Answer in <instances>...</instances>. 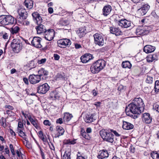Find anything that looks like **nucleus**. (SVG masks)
Masks as SVG:
<instances>
[{"instance_id":"c9c22d12","label":"nucleus","mask_w":159,"mask_h":159,"mask_svg":"<svg viewBox=\"0 0 159 159\" xmlns=\"http://www.w3.org/2000/svg\"><path fill=\"white\" fill-rule=\"evenodd\" d=\"M81 134L82 136L86 139L90 140L91 137L85 131L83 130H81Z\"/></svg>"},{"instance_id":"de8ad7c7","label":"nucleus","mask_w":159,"mask_h":159,"mask_svg":"<svg viewBox=\"0 0 159 159\" xmlns=\"http://www.w3.org/2000/svg\"><path fill=\"white\" fill-rule=\"evenodd\" d=\"M1 123L2 124V125L3 127L4 128H5L6 126V120L4 117H2L1 120H0Z\"/></svg>"},{"instance_id":"393cba45","label":"nucleus","mask_w":159,"mask_h":159,"mask_svg":"<svg viewBox=\"0 0 159 159\" xmlns=\"http://www.w3.org/2000/svg\"><path fill=\"white\" fill-rule=\"evenodd\" d=\"M49 86L46 83L40 85V93L45 94L49 90Z\"/></svg>"},{"instance_id":"6e6552de","label":"nucleus","mask_w":159,"mask_h":159,"mask_svg":"<svg viewBox=\"0 0 159 159\" xmlns=\"http://www.w3.org/2000/svg\"><path fill=\"white\" fill-rule=\"evenodd\" d=\"M55 31L53 29H48L44 33L45 38L48 41L52 40L55 36Z\"/></svg>"},{"instance_id":"39448f33","label":"nucleus","mask_w":159,"mask_h":159,"mask_svg":"<svg viewBox=\"0 0 159 159\" xmlns=\"http://www.w3.org/2000/svg\"><path fill=\"white\" fill-rule=\"evenodd\" d=\"M94 43L96 45L99 46H102L104 45V42L102 34L98 33H96L93 35Z\"/></svg>"},{"instance_id":"5701e85b","label":"nucleus","mask_w":159,"mask_h":159,"mask_svg":"<svg viewBox=\"0 0 159 159\" xmlns=\"http://www.w3.org/2000/svg\"><path fill=\"white\" fill-rule=\"evenodd\" d=\"M123 122L122 128L124 129L130 130L133 129L134 126L132 124L125 121H123Z\"/></svg>"},{"instance_id":"774afa93","label":"nucleus","mask_w":159,"mask_h":159,"mask_svg":"<svg viewBox=\"0 0 159 159\" xmlns=\"http://www.w3.org/2000/svg\"><path fill=\"white\" fill-rule=\"evenodd\" d=\"M23 80L24 82H25V83L26 84H29L28 80V79L27 78H23Z\"/></svg>"},{"instance_id":"cd10ccee","label":"nucleus","mask_w":159,"mask_h":159,"mask_svg":"<svg viewBox=\"0 0 159 159\" xmlns=\"http://www.w3.org/2000/svg\"><path fill=\"white\" fill-rule=\"evenodd\" d=\"M158 57L156 54H153L152 55H150L147 57V61L149 62H151L154 61H156L157 60Z\"/></svg>"},{"instance_id":"20e7f679","label":"nucleus","mask_w":159,"mask_h":159,"mask_svg":"<svg viewBox=\"0 0 159 159\" xmlns=\"http://www.w3.org/2000/svg\"><path fill=\"white\" fill-rule=\"evenodd\" d=\"M11 46L13 51L15 53H18L21 50L23 45L20 40L18 39H14L12 41Z\"/></svg>"},{"instance_id":"6e6d98bb","label":"nucleus","mask_w":159,"mask_h":159,"mask_svg":"<svg viewBox=\"0 0 159 159\" xmlns=\"http://www.w3.org/2000/svg\"><path fill=\"white\" fill-rule=\"evenodd\" d=\"M109 130L111 133H113L116 136H120V134H119L116 130H114L112 129H110Z\"/></svg>"},{"instance_id":"09e8293b","label":"nucleus","mask_w":159,"mask_h":159,"mask_svg":"<svg viewBox=\"0 0 159 159\" xmlns=\"http://www.w3.org/2000/svg\"><path fill=\"white\" fill-rule=\"evenodd\" d=\"M56 92H52L50 94V97L53 98L54 99H55L57 98V95L56 94Z\"/></svg>"},{"instance_id":"680f3d73","label":"nucleus","mask_w":159,"mask_h":159,"mask_svg":"<svg viewBox=\"0 0 159 159\" xmlns=\"http://www.w3.org/2000/svg\"><path fill=\"white\" fill-rule=\"evenodd\" d=\"M23 127V125L22 122L21 121H19L18 123V127L22 128Z\"/></svg>"},{"instance_id":"aec40b11","label":"nucleus","mask_w":159,"mask_h":159,"mask_svg":"<svg viewBox=\"0 0 159 159\" xmlns=\"http://www.w3.org/2000/svg\"><path fill=\"white\" fill-rule=\"evenodd\" d=\"M155 49V47L154 46L150 45H147L144 47L143 50L146 53H148L153 52Z\"/></svg>"},{"instance_id":"ddd939ff","label":"nucleus","mask_w":159,"mask_h":159,"mask_svg":"<svg viewBox=\"0 0 159 159\" xmlns=\"http://www.w3.org/2000/svg\"><path fill=\"white\" fill-rule=\"evenodd\" d=\"M29 80L32 84H35L40 81V75H31L29 76Z\"/></svg>"},{"instance_id":"2eb2a0df","label":"nucleus","mask_w":159,"mask_h":159,"mask_svg":"<svg viewBox=\"0 0 159 159\" xmlns=\"http://www.w3.org/2000/svg\"><path fill=\"white\" fill-rule=\"evenodd\" d=\"M110 31L111 34L119 36L122 33V32L119 27H116L114 26L110 27Z\"/></svg>"},{"instance_id":"412c9836","label":"nucleus","mask_w":159,"mask_h":159,"mask_svg":"<svg viewBox=\"0 0 159 159\" xmlns=\"http://www.w3.org/2000/svg\"><path fill=\"white\" fill-rule=\"evenodd\" d=\"M131 24V23L130 21L128 20L125 19H122L119 26L122 28H127L130 26Z\"/></svg>"},{"instance_id":"49530a36","label":"nucleus","mask_w":159,"mask_h":159,"mask_svg":"<svg viewBox=\"0 0 159 159\" xmlns=\"http://www.w3.org/2000/svg\"><path fill=\"white\" fill-rule=\"evenodd\" d=\"M27 66L30 68V70L35 67L34 62L33 61H30L29 63L27 65Z\"/></svg>"},{"instance_id":"37998d69","label":"nucleus","mask_w":159,"mask_h":159,"mask_svg":"<svg viewBox=\"0 0 159 159\" xmlns=\"http://www.w3.org/2000/svg\"><path fill=\"white\" fill-rule=\"evenodd\" d=\"M70 152L66 151L63 156L62 159H70Z\"/></svg>"},{"instance_id":"6ab92c4d","label":"nucleus","mask_w":159,"mask_h":159,"mask_svg":"<svg viewBox=\"0 0 159 159\" xmlns=\"http://www.w3.org/2000/svg\"><path fill=\"white\" fill-rule=\"evenodd\" d=\"M143 120L146 124H150L152 121V118L149 113H145L143 114Z\"/></svg>"},{"instance_id":"c03bdc74","label":"nucleus","mask_w":159,"mask_h":159,"mask_svg":"<svg viewBox=\"0 0 159 159\" xmlns=\"http://www.w3.org/2000/svg\"><path fill=\"white\" fill-rule=\"evenodd\" d=\"M18 131L19 132V135L21 137L23 138L26 141V138L25 137V134L24 132L22 131L20 129H18Z\"/></svg>"},{"instance_id":"a19ab883","label":"nucleus","mask_w":159,"mask_h":159,"mask_svg":"<svg viewBox=\"0 0 159 159\" xmlns=\"http://www.w3.org/2000/svg\"><path fill=\"white\" fill-rule=\"evenodd\" d=\"M151 155L153 159H159V154L156 151L152 152Z\"/></svg>"},{"instance_id":"f03ea898","label":"nucleus","mask_w":159,"mask_h":159,"mask_svg":"<svg viewBox=\"0 0 159 159\" xmlns=\"http://www.w3.org/2000/svg\"><path fill=\"white\" fill-rule=\"evenodd\" d=\"M100 134L104 140L111 143L113 142L114 135L109 129H102L100 131Z\"/></svg>"},{"instance_id":"4d7b16f0","label":"nucleus","mask_w":159,"mask_h":159,"mask_svg":"<svg viewBox=\"0 0 159 159\" xmlns=\"http://www.w3.org/2000/svg\"><path fill=\"white\" fill-rule=\"evenodd\" d=\"M74 45L76 49H79L82 48L80 44L77 43H75Z\"/></svg>"},{"instance_id":"9d476101","label":"nucleus","mask_w":159,"mask_h":159,"mask_svg":"<svg viewBox=\"0 0 159 159\" xmlns=\"http://www.w3.org/2000/svg\"><path fill=\"white\" fill-rule=\"evenodd\" d=\"M112 11V7L109 5L104 6L102 9V14L104 16L107 17L110 15Z\"/></svg>"},{"instance_id":"a18cd8bd","label":"nucleus","mask_w":159,"mask_h":159,"mask_svg":"<svg viewBox=\"0 0 159 159\" xmlns=\"http://www.w3.org/2000/svg\"><path fill=\"white\" fill-rule=\"evenodd\" d=\"M153 77L148 75L147 76V78L146 80V83L148 84H152L153 82Z\"/></svg>"},{"instance_id":"9b49d317","label":"nucleus","mask_w":159,"mask_h":159,"mask_svg":"<svg viewBox=\"0 0 159 159\" xmlns=\"http://www.w3.org/2000/svg\"><path fill=\"white\" fill-rule=\"evenodd\" d=\"M149 33L148 30H146L143 27L139 26L136 29V33L137 35H144Z\"/></svg>"},{"instance_id":"052dcab7","label":"nucleus","mask_w":159,"mask_h":159,"mask_svg":"<svg viewBox=\"0 0 159 159\" xmlns=\"http://www.w3.org/2000/svg\"><path fill=\"white\" fill-rule=\"evenodd\" d=\"M153 108H155L157 111L159 112V105L156 104L153 106Z\"/></svg>"},{"instance_id":"5fc2aeb1","label":"nucleus","mask_w":159,"mask_h":159,"mask_svg":"<svg viewBox=\"0 0 159 159\" xmlns=\"http://www.w3.org/2000/svg\"><path fill=\"white\" fill-rule=\"evenodd\" d=\"M42 135V136H41V137L40 138V139H41L44 142H46L47 141V139L46 138H44V136H43V132L42 131H40V135Z\"/></svg>"},{"instance_id":"58836bf2","label":"nucleus","mask_w":159,"mask_h":159,"mask_svg":"<svg viewBox=\"0 0 159 159\" xmlns=\"http://www.w3.org/2000/svg\"><path fill=\"white\" fill-rule=\"evenodd\" d=\"M45 27L43 25L40 24V35L42 36L44 35V33L47 31Z\"/></svg>"},{"instance_id":"0e129e2a","label":"nucleus","mask_w":159,"mask_h":159,"mask_svg":"<svg viewBox=\"0 0 159 159\" xmlns=\"http://www.w3.org/2000/svg\"><path fill=\"white\" fill-rule=\"evenodd\" d=\"M5 108H7L10 110H12L14 109V107L10 105H6Z\"/></svg>"},{"instance_id":"ea45409f","label":"nucleus","mask_w":159,"mask_h":159,"mask_svg":"<svg viewBox=\"0 0 159 159\" xmlns=\"http://www.w3.org/2000/svg\"><path fill=\"white\" fill-rule=\"evenodd\" d=\"M57 78H60L61 79L66 80L68 79V78L66 76H65L64 74H58L56 76Z\"/></svg>"},{"instance_id":"423d86ee","label":"nucleus","mask_w":159,"mask_h":159,"mask_svg":"<svg viewBox=\"0 0 159 159\" xmlns=\"http://www.w3.org/2000/svg\"><path fill=\"white\" fill-rule=\"evenodd\" d=\"M19 16L17 17L18 21L21 22L26 19L28 16L27 12L25 9L20 8L17 10Z\"/></svg>"},{"instance_id":"473e14b6","label":"nucleus","mask_w":159,"mask_h":159,"mask_svg":"<svg viewBox=\"0 0 159 159\" xmlns=\"http://www.w3.org/2000/svg\"><path fill=\"white\" fill-rule=\"evenodd\" d=\"M122 66L123 68H130L132 66V65L129 61H123L122 63Z\"/></svg>"},{"instance_id":"4be33fe9","label":"nucleus","mask_w":159,"mask_h":159,"mask_svg":"<svg viewBox=\"0 0 159 159\" xmlns=\"http://www.w3.org/2000/svg\"><path fill=\"white\" fill-rule=\"evenodd\" d=\"M94 114H87L84 118V121L87 123H90L94 121L95 119L93 118Z\"/></svg>"},{"instance_id":"f8f14e48","label":"nucleus","mask_w":159,"mask_h":159,"mask_svg":"<svg viewBox=\"0 0 159 159\" xmlns=\"http://www.w3.org/2000/svg\"><path fill=\"white\" fill-rule=\"evenodd\" d=\"M93 64L95 65L100 70L103 69L106 66V62L103 60H98L94 62Z\"/></svg>"},{"instance_id":"a211bd4d","label":"nucleus","mask_w":159,"mask_h":159,"mask_svg":"<svg viewBox=\"0 0 159 159\" xmlns=\"http://www.w3.org/2000/svg\"><path fill=\"white\" fill-rule=\"evenodd\" d=\"M56 130L57 133L55 134L54 137L55 138H59L60 136L64 134L65 132V130L64 129L60 126H57Z\"/></svg>"},{"instance_id":"a878e982","label":"nucleus","mask_w":159,"mask_h":159,"mask_svg":"<svg viewBox=\"0 0 159 159\" xmlns=\"http://www.w3.org/2000/svg\"><path fill=\"white\" fill-rule=\"evenodd\" d=\"M9 30L11 34H16L19 33L20 31V28L17 26L14 25L10 28Z\"/></svg>"},{"instance_id":"c85d7f7f","label":"nucleus","mask_w":159,"mask_h":159,"mask_svg":"<svg viewBox=\"0 0 159 159\" xmlns=\"http://www.w3.org/2000/svg\"><path fill=\"white\" fill-rule=\"evenodd\" d=\"M91 72L93 74H97L101 70L99 69L93 63L92 65L90 68Z\"/></svg>"},{"instance_id":"f704fd0d","label":"nucleus","mask_w":159,"mask_h":159,"mask_svg":"<svg viewBox=\"0 0 159 159\" xmlns=\"http://www.w3.org/2000/svg\"><path fill=\"white\" fill-rule=\"evenodd\" d=\"M0 38L4 39H7L8 38V35L6 32L2 31L0 32Z\"/></svg>"},{"instance_id":"f257e3e1","label":"nucleus","mask_w":159,"mask_h":159,"mask_svg":"<svg viewBox=\"0 0 159 159\" xmlns=\"http://www.w3.org/2000/svg\"><path fill=\"white\" fill-rule=\"evenodd\" d=\"M144 107L143 100L140 98H135L126 107V114L127 116L135 119L138 117V115H139L143 111Z\"/></svg>"},{"instance_id":"4468645a","label":"nucleus","mask_w":159,"mask_h":159,"mask_svg":"<svg viewBox=\"0 0 159 159\" xmlns=\"http://www.w3.org/2000/svg\"><path fill=\"white\" fill-rule=\"evenodd\" d=\"M93 58V56L90 54L86 53L81 57L80 59L82 63H86Z\"/></svg>"},{"instance_id":"69168bd1","label":"nucleus","mask_w":159,"mask_h":159,"mask_svg":"<svg viewBox=\"0 0 159 159\" xmlns=\"http://www.w3.org/2000/svg\"><path fill=\"white\" fill-rule=\"evenodd\" d=\"M68 24V21L66 20H64L61 22V24L63 25H66Z\"/></svg>"},{"instance_id":"e2e57ef3","label":"nucleus","mask_w":159,"mask_h":159,"mask_svg":"<svg viewBox=\"0 0 159 159\" xmlns=\"http://www.w3.org/2000/svg\"><path fill=\"white\" fill-rule=\"evenodd\" d=\"M40 154L42 159H45V155L44 153L40 149Z\"/></svg>"},{"instance_id":"13d9d810","label":"nucleus","mask_w":159,"mask_h":159,"mask_svg":"<svg viewBox=\"0 0 159 159\" xmlns=\"http://www.w3.org/2000/svg\"><path fill=\"white\" fill-rule=\"evenodd\" d=\"M54 57L55 60H58L60 58L59 56L57 54H54Z\"/></svg>"},{"instance_id":"603ef678","label":"nucleus","mask_w":159,"mask_h":159,"mask_svg":"<svg viewBox=\"0 0 159 159\" xmlns=\"http://www.w3.org/2000/svg\"><path fill=\"white\" fill-rule=\"evenodd\" d=\"M9 147L11 151L12 155H15V153L12 144H10L9 145Z\"/></svg>"},{"instance_id":"0eeeda50","label":"nucleus","mask_w":159,"mask_h":159,"mask_svg":"<svg viewBox=\"0 0 159 159\" xmlns=\"http://www.w3.org/2000/svg\"><path fill=\"white\" fill-rule=\"evenodd\" d=\"M58 46L61 48H65L66 46L70 45L71 42L70 40L67 39H63L57 41Z\"/></svg>"},{"instance_id":"1a4fd4ad","label":"nucleus","mask_w":159,"mask_h":159,"mask_svg":"<svg viewBox=\"0 0 159 159\" xmlns=\"http://www.w3.org/2000/svg\"><path fill=\"white\" fill-rule=\"evenodd\" d=\"M32 16H33L34 20V21L38 25V26H36L35 27V29L36 30L37 33L38 34H39L40 33L39 32V31L40 30L39 28L40 27V24H38V21L40 20V15L37 12H34L32 14Z\"/></svg>"},{"instance_id":"bf43d9fd","label":"nucleus","mask_w":159,"mask_h":159,"mask_svg":"<svg viewBox=\"0 0 159 159\" xmlns=\"http://www.w3.org/2000/svg\"><path fill=\"white\" fill-rule=\"evenodd\" d=\"M56 122L60 124L63 123V119L62 118H59L57 120Z\"/></svg>"},{"instance_id":"864d4df0","label":"nucleus","mask_w":159,"mask_h":159,"mask_svg":"<svg viewBox=\"0 0 159 159\" xmlns=\"http://www.w3.org/2000/svg\"><path fill=\"white\" fill-rule=\"evenodd\" d=\"M43 124L45 125L50 126L51 125V123L48 120H45L43 122Z\"/></svg>"},{"instance_id":"4c0bfd02","label":"nucleus","mask_w":159,"mask_h":159,"mask_svg":"<svg viewBox=\"0 0 159 159\" xmlns=\"http://www.w3.org/2000/svg\"><path fill=\"white\" fill-rule=\"evenodd\" d=\"M154 89L156 93L159 92V80H157L155 82Z\"/></svg>"},{"instance_id":"2f4dec72","label":"nucleus","mask_w":159,"mask_h":159,"mask_svg":"<svg viewBox=\"0 0 159 159\" xmlns=\"http://www.w3.org/2000/svg\"><path fill=\"white\" fill-rule=\"evenodd\" d=\"M112 17L115 23L119 25L122 19H120V17L116 14L112 15Z\"/></svg>"},{"instance_id":"e433bc0d","label":"nucleus","mask_w":159,"mask_h":159,"mask_svg":"<svg viewBox=\"0 0 159 159\" xmlns=\"http://www.w3.org/2000/svg\"><path fill=\"white\" fill-rule=\"evenodd\" d=\"M76 139H74L73 140H71L70 139H68L64 141V143L66 144H74L76 143L75 141Z\"/></svg>"},{"instance_id":"338daca9","label":"nucleus","mask_w":159,"mask_h":159,"mask_svg":"<svg viewBox=\"0 0 159 159\" xmlns=\"http://www.w3.org/2000/svg\"><path fill=\"white\" fill-rule=\"evenodd\" d=\"M53 9L51 7H49L48 8V12L50 14H52L53 12Z\"/></svg>"},{"instance_id":"dca6fc26","label":"nucleus","mask_w":159,"mask_h":159,"mask_svg":"<svg viewBox=\"0 0 159 159\" xmlns=\"http://www.w3.org/2000/svg\"><path fill=\"white\" fill-rule=\"evenodd\" d=\"M108 155L109 154L107 150L103 149L99 152L97 157L99 159H104L107 157Z\"/></svg>"},{"instance_id":"c756f323","label":"nucleus","mask_w":159,"mask_h":159,"mask_svg":"<svg viewBox=\"0 0 159 159\" xmlns=\"http://www.w3.org/2000/svg\"><path fill=\"white\" fill-rule=\"evenodd\" d=\"M25 5L26 7L30 9L33 6V2L32 0H25L24 2Z\"/></svg>"},{"instance_id":"79ce46f5","label":"nucleus","mask_w":159,"mask_h":159,"mask_svg":"<svg viewBox=\"0 0 159 159\" xmlns=\"http://www.w3.org/2000/svg\"><path fill=\"white\" fill-rule=\"evenodd\" d=\"M48 71L45 70L44 69L42 68L40 69V80H41V77L43 75L48 76Z\"/></svg>"},{"instance_id":"f3484780","label":"nucleus","mask_w":159,"mask_h":159,"mask_svg":"<svg viewBox=\"0 0 159 159\" xmlns=\"http://www.w3.org/2000/svg\"><path fill=\"white\" fill-rule=\"evenodd\" d=\"M150 7V6L148 4H145L143 5L141 8L138 10V11L139 13H141V15L143 16L146 13Z\"/></svg>"},{"instance_id":"bb28decb","label":"nucleus","mask_w":159,"mask_h":159,"mask_svg":"<svg viewBox=\"0 0 159 159\" xmlns=\"http://www.w3.org/2000/svg\"><path fill=\"white\" fill-rule=\"evenodd\" d=\"M85 30L84 27H81L76 30V33L80 38L83 37L86 34Z\"/></svg>"},{"instance_id":"8fccbe9b","label":"nucleus","mask_w":159,"mask_h":159,"mask_svg":"<svg viewBox=\"0 0 159 159\" xmlns=\"http://www.w3.org/2000/svg\"><path fill=\"white\" fill-rule=\"evenodd\" d=\"M29 119L32 124H33L36 129H37V124L36 122L34 120L33 118H31L30 116V117H29Z\"/></svg>"},{"instance_id":"b1692460","label":"nucleus","mask_w":159,"mask_h":159,"mask_svg":"<svg viewBox=\"0 0 159 159\" xmlns=\"http://www.w3.org/2000/svg\"><path fill=\"white\" fill-rule=\"evenodd\" d=\"M32 45L36 48H39L40 45V38L39 37H34L31 41Z\"/></svg>"},{"instance_id":"7ed1b4c3","label":"nucleus","mask_w":159,"mask_h":159,"mask_svg":"<svg viewBox=\"0 0 159 159\" xmlns=\"http://www.w3.org/2000/svg\"><path fill=\"white\" fill-rule=\"evenodd\" d=\"M14 18L11 15L0 16V24L2 25H12L14 23Z\"/></svg>"},{"instance_id":"3c124183","label":"nucleus","mask_w":159,"mask_h":159,"mask_svg":"<svg viewBox=\"0 0 159 159\" xmlns=\"http://www.w3.org/2000/svg\"><path fill=\"white\" fill-rule=\"evenodd\" d=\"M126 89V87H124L122 85H120L118 88V90L120 92L125 91Z\"/></svg>"},{"instance_id":"72a5a7b5","label":"nucleus","mask_w":159,"mask_h":159,"mask_svg":"<svg viewBox=\"0 0 159 159\" xmlns=\"http://www.w3.org/2000/svg\"><path fill=\"white\" fill-rule=\"evenodd\" d=\"M72 117L73 116L71 114H69L68 113H66L64 114L63 118L64 121H69L71 120Z\"/></svg>"},{"instance_id":"7c9ffc66","label":"nucleus","mask_w":159,"mask_h":159,"mask_svg":"<svg viewBox=\"0 0 159 159\" xmlns=\"http://www.w3.org/2000/svg\"><path fill=\"white\" fill-rule=\"evenodd\" d=\"M32 137L36 143L38 145L39 148H40V146L38 142V141L40 140V131H38V132H36V134L34 136H32Z\"/></svg>"}]
</instances>
